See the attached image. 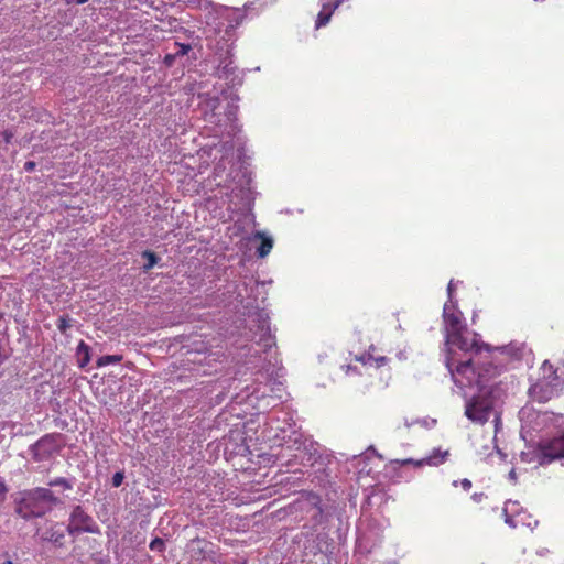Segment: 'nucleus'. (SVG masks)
Wrapping results in <instances>:
<instances>
[{
    "mask_svg": "<svg viewBox=\"0 0 564 564\" xmlns=\"http://www.w3.org/2000/svg\"><path fill=\"white\" fill-rule=\"evenodd\" d=\"M48 486L54 488V490L36 487L22 491L15 503V512L23 519L43 517L54 506L62 502L59 495L73 488L72 484L64 477L51 480Z\"/></svg>",
    "mask_w": 564,
    "mask_h": 564,
    "instance_id": "obj_1",
    "label": "nucleus"
},
{
    "mask_svg": "<svg viewBox=\"0 0 564 564\" xmlns=\"http://www.w3.org/2000/svg\"><path fill=\"white\" fill-rule=\"evenodd\" d=\"M447 367L452 373L454 382L459 388L482 386V376L476 370L473 359H468L459 362L455 369L452 368L451 364Z\"/></svg>",
    "mask_w": 564,
    "mask_h": 564,
    "instance_id": "obj_2",
    "label": "nucleus"
},
{
    "mask_svg": "<svg viewBox=\"0 0 564 564\" xmlns=\"http://www.w3.org/2000/svg\"><path fill=\"white\" fill-rule=\"evenodd\" d=\"M494 413L491 399L487 397L471 398L465 409V415L474 423L484 424Z\"/></svg>",
    "mask_w": 564,
    "mask_h": 564,
    "instance_id": "obj_3",
    "label": "nucleus"
},
{
    "mask_svg": "<svg viewBox=\"0 0 564 564\" xmlns=\"http://www.w3.org/2000/svg\"><path fill=\"white\" fill-rule=\"evenodd\" d=\"M96 531L97 525L93 518L88 516L80 506L75 507L69 517L67 532L76 534L80 532L94 533Z\"/></svg>",
    "mask_w": 564,
    "mask_h": 564,
    "instance_id": "obj_4",
    "label": "nucleus"
},
{
    "mask_svg": "<svg viewBox=\"0 0 564 564\" xmlns=\"http://www.w3.org/2000/svg\"><path fill=\"white\" fill-rule=\"evenodd\" d=\"M556 383H547L541 378L529 389L530 398L539 403H545L561 394Z\"/></svg>",
    "mask_w": 564,
    "mask_h": 564,
    "instance_id": "obj_5",
    "label": "nucleus"
},
{
    "mask_svg": "<svg viewBox=\"0 0 564 564\" xmlns=\"http://www.w3.org/2000/svg\"><path fill=\"white\" fill-rule=\"evenodd\" d=\"M542 463H550L554 459L564 457V433L557 437L540 443Z\"/></svg>",
    "mask_w": 564,
    "mask_h": 564,
    "instance_id": "obj_6",
    "label": "nucleus"
},
{
    "mask_svg": "<svg viewBox=\"0 0 564 564\" xmlns=\"http://www.w3.org/2000/svg\"><path fill=\"white\" fill-rule=\"evenodd\" d=\"M67 527L58 522H48L45 528L40 531V538L42 541L50 542L57 547H61L65 543V532Z\"/></svg>",
    "mask_w": 564,
    "mask_h": 564,
    "instance_id": "obj_7",
    "label": "nucleus"
},
{
    "mask_svg": "<svg viewBox=\"0 0 564 564\" xmlns=\"http://www.w3.org/2000/svg\"><path fill=\"white\" fill-rule=\"evenodd\" d=\"M541 379L547 383H556L560 390H563L564 386V364H552L545 360L541 367Z\"/></svg>",
    "mask_w": 564,
    "mask_h": 564,
    "instance_id": "obj_8",
    "label": "nucleus"
},
{
    "mask_svg": "<svg viewBox=\"0 0 564 564\" xmlns=\"http://www.w3.org/2000/svg\"><path fill=\"white\" fill-rule=\"evenodd\" d=\"M453 344H455L460 350L466 352H480L482 349L488 350V346L479 343L477 335H464L463 332L451 336Z\"/></svg>",
    "mask_w": 564,
    "mask_h": 564,
    "instance_id": "obj_9",
    "label": "nucleus"
},
{
    "mask_svg": "<svg viewBox=\"0 0 564 564\" xmlns=\"http://www.w3.org/2000/svg\"><path fill=\"white\" fill-rule=\"evenodd\" d=\"M449 456V451L445 449H441V448H434L432 451V453L422 458V459H419V460H414V459H405L403 462V464H412L416 467H422L424 465H427V466H433V467H437L442 464H444L447 458Z\"/></svg>",
    "mask_w": 564,
    "mask_h": 564,
    "instance_id": "obj_10",
    "label": "nucleus"
},
{
    "mask_svg": "<svg viewBox=\"0 0 564 564\" xmlns=\"http://www.w3.org/2000/svg\"><path fill=\"white\" fill-rule=\"evenodd\" d=\"M443 317L449 336L458 334L465 329V324L460 313L448 312L447 307H445Z\"/></svg>",
    "mask_w": 564,
    "mask_h": 564,
    "instance_id": "obj_11",
    "label": "nucleus"
},
{
    "mask_svg": "<svg viewBox=\"0 0 564 564\" xmlns=\"http://www.w3.org/2000/svg\"><path fill=\"white\" fill-rule=\"evenodd\" d=\"M341 1L343 0H335L334 2H327L323 4L315 21V29L323 28L330 21L333 13L338 8Z\"/></svg>",
    "mask_w": 564,
    "mask_h": 564,
    "instance_id": "obj_12",
    "label": "nucleus"
},
{
    "mask_svg": "<svg viewBox=\"0 0 564 564\" xmlns=\"http://www.w3.org/2000/svg\"><path fill=\"white\" fill-rule=\"evenodd\" d=\"M256 238H259L261 240L260 246L257 249V254L259 258L267 257L272 248H273V239L270 237H267L263 232L258 231L256 234Z\"/></svg>",
    "mask_w": 564,
    "mask_h": 564,
    "instance_id": "obj_13",
    "label": "nucleus"
},
{
    "mask_svg": "<svg viewBox=\"0 0 564 564\" xmlns=\"http://www.w3.org/2000/svg\"><path fill=\"white\" fill-rule=\"evenodd\" d=\"M77 356H78V366L80 368L86 367L90 361V348L89 346L80 340L77 349H76Z\"/></svg>",
    "mask_w": 564,
    "mask_h": 564,
    "instance_id": "obj_14",
    "label": "nucleus"
},
{
    "mask_svg": "<svg viewBox=\"0 0 564 564\" xmlns=\"http://www.w3.org/2000/svg\"><path fill=\"white\" fill-rule=\"evenodd\" d=\"M122 359V355H105L98 358L97 367H105L111 364H119Z\"/></svg>",
    "mask_w": 564,
    "mask_h": 564,
    "instance_id": "obj_15",
    "label": "nucleus"
},
{
    "mask_svg": "<svg viewBox=\"0 0 564 564\" xmlns=\"http://www.w3.org/2000/svg\"><path fill=\"white\" fill-rule=\"evenodd\" d=\"M259 345H261L264 350H268L275 345L274 337L271 335L269 327L264 329L263 335L260 337Z\"/></svg>",
    "mask_w": 564,
    "mask_h": 564,
    "instance_id": "obj_16",
    "label": "nucleus"
},
{
    "mask_svg": "<svg viewBox=\"0 0 564 564\" xmlns=\"http://www.w3.org/2000/svg\"><path fill=\"white\" fill-rule=\"evenodd\" d=\"M142 257L148 259V263L143 265L144 271H149L150 269H152L159 261L158 256L150 250L144 251L142 253Z\"/></svg>",
    "mask_w": 564,
    "mask_h": 564,
    "instance_id": "obj_17",
    "label": "nucleus"
},
{
    "mask_svg": "<svg viewBox=\"0 0 564 564\" xmlns=\"http://www.w3.org/2000/svg\"><path fill=\"white\" fill-rule=\"evenodd\" d=\"M371 350H373L372 347H370V349L367 352H365L364 355L356 356V360L361 362L365 366H371L372 367V364H371L372 352H371Z\"/></svg>",
    "mask_w": 564,
    "mask_h": 564,
    "instance_id": "obj_18",
    "label": "nucleus"
},
{
    "mask_svg": "<svg viewBox=\"0 0 564 564\" xmlns=\"http://www.w3.org/2000/svg\"><path fill=\"white\" fill-rule=\"evenodd\" d=\"M149 547L152 550V551H156V552H160L162 553L165 549V543L164 541L161 539V538H155L151 541Z\"/></svg>",
    "mask_w": 564,
    "mask_h": 564,
    "instance_id": "obj_19",
    "label": "nucleus"
},
{
    "mask_svg": "<svg viewBox=\"0 0 564 564\" xmlns=\"http://www.w3.org/2000/svg\"><path fill=\"white\" fill-rule=\"evenodd\" d=\"M174 45L176 47V51L174 53L176 56H184L191 51L189 44L175 42Z\"/></svg>",
    "mask_w": 564,
    "mask_h": 564,
    "instance_id": "obj_20",
    "label": "nucleus"
},
{
    "mask_svg": "<svg viewBox=\"0 0 564 564\" xmlns=\"http://www.w3.org/2000/svg\"><path fill=\"white\" fill-rule=\"evenodd\" d=\"M371 364L373 367L376 368H381L383 366H387L389 364V358L384 357V356H380V357H376L373 354H372V360H371Z\"/></svg>",
    "mask_w": 564,
    "mask_h": 564,
    "instance_id": "obj_21",
    "label": "nucleus"
},
{
    "mask_svg": "<svg viewBox=\"0 0 564 564\" xmlns=\"http://www.w3.org/2000/svg\"><path fill=\"white\" fill-rule=\"evenodd\" d=\"M57 328L65 333L68 328H70L69 318L67 316H61L57 321Z\"/></svg>",
    "mask_w": 564,
    "mask_h": 564,
    "instance_id": "obj_22",
    "label": "nucleus"
},
{
    "mask_svg": "<svg viewBox=\"0 0 564 564\" xmlns=\"http://www.w3.org/2000/svg\"><path fill=\"white\" fill-rule=\"evenodd\" d=\"M123 479H124L123 473H121V471L116 473L112 476V486L116 488L120 487L121 484L123 482Z\"/></svg>",
    "mask_w": 564,
    "mask_h": 564,
    "instance_id": "obj_23",
    "label": "nucleus"
},
{
    "mask_svg": "<svg viewBox=\"0 0 564 564\" xmlns=\"http://www.w3.org/2000/svg\"><path fill=\"white\" fill-rule=\"evenodd\" d=\"M7 492H8V487L7 485L4 484V481H2L0 479V503H2L7 497Z\"/></svg>",
    "mask_w": 564,
    "mask_h": 564,
    "instance_id": "obj_24",
    "label": "nucleus"
},
{
    "mask_svg": "<svg viewBox=\"0 0 564 564\" xmlns=\"http://www.w3.org/2000/svg\"><path fill=\"white\" fill-rule=\"evenodd\" d=\"M176 55L173 53V54H166L165 57H164V64L166 66H172L173 63H174V59H175Z\"/></svg>",
    "mask_w": 564,
    "mask_h": 564,
    "instance_id": "obj_25",
    "label": "nucleus"
},
{
    "mask_svg": "<svg viewBox=\"0 0 564 564\" xmlns=\"http://www.w3.org/2000/svg\"><path fill=\"white\" fill-rule=\"evenodd\" d=\"M460 486L465 491H468L471 488V481L467 478H464L460 480Z\"/></svg>",
    "mask_w": 564,
    "mask_h": 564,
    "instance_id": "obj_26",
    "label": "nucleus"
},
{
    "mask_svg": "<svg viewBox=\"0 0 564 564\" xmlns=\"http://www.w3.org/2000/svg\"><path fill=\"white\" fill-rule=\"evenodd\" d=\"M2 137L6 143H10L13 138V133L9 130H6L3 131Z\"/></svg>",
    "mask_w": 564,
    "mask_h": 564,
    "instance_id": "obj_27",
    "label": "nucleus"
},
{
    "mask_svg": "<svg viewBox=\"0 0 564 564\" xmlns=\"http://www.w3.org/2000/svg\"><path fill=\"white\" fill-rule=\"evenodd\" d=\"M35 166H36V164L33 161H28V162L24 163V170L26 172L33 171L35 169Z\"/></svg>",
    "mask_w": 564,
    "mask_h": 564,
    "instance_id": "obj_28",
    "label": "nucleus"
},
{
    "mask_svg": "<svg viewBox=\"0 0 564 564\" xmlns=\"http://www.w3.org/2000/svg\"><path fill=\"white\" fill-rule=\"evenodd\" d=\"M65 1L67 4H70V3L83 4V3L88 2L89 0H65Z\"/></svg>",
    "mask_w": 564,
    "mask_h": 564,
    "instance_id": "obj_29",
    "label": "nucleus"
},
{
    "mask_svg": "<svg viewBox=\"0 0 564 564\" xmlns=\"http://www.w3.org/2000/svg\"><path fill=\"white\" fill-rule=\"evenodd\" d=\"M2 564H13L10 558H6Z\"/></svg>",
    "mask_w": 564,
    "mask_h": 564,
    "instance_id": "obj_30",
    "label": "nucleus"
},
{
    "mask_svg": "<svg viewBox=\"0 0 564 564\" xmlns=\"http://www.w3.org/2000/svg\"><path fill=\"white\" fill-rule=\"evenodd\" d=\"M350 369H352V367L351 366H347L346 373H348Z\"/></svg>",
    "mask_w": 564,
    "mask_h": 564,
    "instance_id": "obj_31",
    "label": "nucleus"
},
{
    "mask_svg": "<svg viewBox=\"0 0 564 564\" xmlns=\"http://www.w3.org/2000/svg\"><path fill=\"white\" fill-rule=\"evenodd\" d=\"M451 291H452V283H449V285H448V292H451Z\"/></svg>",
    "mask_w": 564,
    "mask_h": 564,
    "instance_id": "obj_32",
    "label": "nucleus"
},
{
    "mask_svg": "<svg viewBox=\"0 0 564 564\" xmlns=\"http://www.w3.org/2000/svg\"><path fill=\"white\" fill-rule=\"evenodd\" d=\"M457 484H458V481H457V480H454L453 486H455V487H456V486H457Z\"/></svg>",
    "mask_w": 564,
    "mask_h": 564,
    "instance_id": "obj_33",
    "label": "nucleus"
}]
</instances>
